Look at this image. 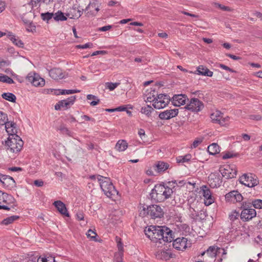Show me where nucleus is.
<instances>
[{"instance_id":"obj_58","label":"nucleus","mask_w":262,"mask_h":262,"mask_svg":"<svg viewBox=\"0 0 262 262\" xmlns=\"http://www.w3.org/2000/svg\"><path fill=\"white\" fill-rule=\"evenodd\" d=\"M112 28V26L107 25V26H103L102 27L98 28V31L104 32V31H106L110 30Z\"/></svg>"},{"instance_id":"obj_27","label":"nucleus","mask_w":262,"mask_h":262,"mask_svg":"<svg viewBox=\"0 0 262 262\" xmlns=\"http://www.w3.org/2000/svg\"><path fill=\"white\" fill-rule=\"evenodd\" d=\"M76 99L75 96H71L67 99L62 100L59 101V104L61 105L62 107L68 108L70 105L73 104Z\"/></svg>"},{"instance_id":"obj_59","label":"nucleus","mask_w":262,"mask_h":262,"mask_svg":"<svg viewBox=\"0 0 262 262\" xmlns=\"http://www.w3.org/2000/svg\"><path fill=\"white\" fill-rule=\"evenodd\" d=\"M249 118L251 120H260L261 119V116L259 115H252L249 116Z\"/></svg>"},{"instance_id":"obj_1","label":"nucleus","mask_w":262,"mask_h":262,"mask_svg":"<svg viewBox=\"0 0 262 262\" xmlns=\"http://www.w3.org/2000/svg\"><path fill=\"white\" fill-rule=\"evenodd\" d=\"M97 177L98 181L99 182L100 186L104 194L108 198H111L113 195H115L118 192L115 189L110 179L103 177L100 175L90 176L91 179H95Z\"/></svg>"},{"instance_id":"obj_37","label":"nucleus","mask_w":262,"mask_h":262,"mask_svg":"<svg viewBox=\"0 0 262 262\" xmlns=\"http://www.w3.org/2000/svg\"><path fill=\"white\" fill-rule=\"evenodd\" d=\"M37 262H55V258L52 256H45L43 257H39Z\"/></svg>"},{"instance_id":"obj_57","label":"nucleus","mask_w":262,"mask_h":262,"mask_svg":"<svg viewBox=\"0 0 262 262\" xmlns=\"http://www.w3.org/2000/svg\"><path fill=\"white\" fill-rule=\"evenodd\" d=\"M220 67L222 69H224V70L228 71H229L230 72H232V73L235 72V71L234 70H233V69L230 68L228 66H225V65H224L223 64H220Z\"/></svg>"},{"instance_id":"obj_60","label":"nucleus","mask_w":262,"mask_h":262,"mask_svg":"<svg viewBox=\"0 0 262 262\" xmlns=\"http://www.w3.org/2000/svg\"><path fill=\"white\" fill-rule=\"evenodd\" d=\"M200 216H202V217L204 218L203 220L206 221L208 220L210 221V219H211V220H213V217L211 216L208 215V214H200Z\"/></svg>"},{"instance_id":"obj_6","label":"nucleus","mask_w":262,"mask_h":262,"mask_svg":"<svg viewBox=\"0 0 262 262\" xmlns=\"http://www.w3.org/2000/svg\"><path fill=\"white\" fill-rule=\"evenodd\" d=\"M239 182L241 184L249 187H253L259 183L258 180L254 178L251 174L250 175L243 174L240 177Z\"/></svg>"},{"instance_id":"obj_45","label":"nucleus","mask_w":262,"mask_h":262,"mask_svg":"<svg viewBox=\"0 0 262 262\" xmlns=\"http://www.w3.org/2000/svg\"><path fill=\"white\" fill-rule=\"evenodd\" d=\"M252 206L255 209H262V200L256 199L252 201Z\"/></svg>"},{"instance_id":"obj_44","label":"nucleus","mask_w":262,"mask_h":262,"mask_svg":"<svg viewBox=\"0 0 262 262\" xmlns=\"http://www.w3.org/2000/svg\"><path fill=\"white\" fill-rule=\"evenodd\" d=\"M179 227L180 230L183 231V234H187L190 232V228L189 226L186 224H181L180 225H178Z\"/></svg>"},{"instance_id":"obj_54","label":"nucleus","mask_w":262,"mask_h":262,"mask_svg":"<svg viewBox=\"0 0 262 262\" xmlns=\"http://www.w3.org/2000/svg\"><path fill=\"white\" fill-rule=\"evenodd\" d=\"M86 235L88 237L92 239L95 240V238H96V236L97 234L94 231H93L91 229H89Z\"/></svg>"},{"instance_id":"obj_53","label":"nucleus","mask_w":262,"mask_h":262,"mask_svg":"<svg viewBox=\"0 0 262 262\" xmlns=\"http://www.w3.org/2000/svg\"><path fill=\"white\" fill-rule=\"evenodd\" d=\"M237 156V154H233L232 152H227L225 153L223 156L222 158H223V159L225 160V159H227L229 158H231L236 157Z\"/></svg>"},{"instance_id":"obj_34","label":"nucleus","mask_w":262,"mask_h":262,"mask_svg":"<svg viewBox=\"0 0 262 262\" xmlns=\"http://www.w3.org/2000/svg\"><path fill=\"white\" fill-rule=\"evenodd\" d=\"M53 18L56 21H64L67 19V17H66L63 13L60 11H58L55 14L53 13Z\"/></svg>"},{"instance_id":"obj_55","label":"nucleus","mask_w":262,"mask_h":262,"mask_svg":"<svg viewBox=\"0 0 262 262\" xmlns=\"http://www.w3.org/2000/svg\"><path fill=\"white\" fill-rule=\"evenodd\" d=\"M214 5L216 7H219L220 9H221L224 11H230L231 10L229 7L225 6L224 5H222L219 4V3H214Z\"/></svg>"},{"instance_id":"obj_46","label":"nucleus","mask_w":262,"mask_h":262,"mask_svg":"<svg viewBox=\"0 0 262 262\" xmlns=\"http://www.w3.org/2000/svg\"><path fill=\"white\" fill-rule=\"evenodd\" d=\"M120 83L119 82H106L105 83V86L110 91L115 90Z\"/></svg>"},{"instance_id":"obj_32","label":"nucleus","mask_w":262,"mask_h":262,"mask_svg":"<svg viewBox=\"0 0 262 262\" xmlns=\"http://www.w3.org/2000/svg\"><path fill=\"white\" fill-rule=\"evenodd\" d=\"M19 218V216L18 215H12L4 219L2 221L1 224L5 225H8L12 224L14 221L17 220Z\"/></svg>"},{"instance_id":"obj_30","label":"nucleus","mask_w":262,"mask_h":262,"mask_svg":"<svg viewBox=\"0 0 262 262\" xmlns=\"http://www.w3.org/2000/svg\"><path fill=\"white\" fill-rule=\"evenodd\" d=\"M155 227L156 226H150L148 228L146 227L144 231L147 237L151 240H153L154 235L152 234H154Z\"/></svg>"},{"instance_id":"obj_63","label":"nucleus","mask_w":262,"mask_h":262,"mask_svg":"<svg viewBox=\"0 0 262 262\" xmlns=\"http://www.w3.org/2000/svg\"><path fill=\"white\" fill-rule=\"evenodd\" d=\"M155 100H156V97L154 95H153L152 96V97H151L150 96L147 97L145 101L146 102H153V103H154V102L155 101Z\"/></svg>"},{"instance_id":"obj_39","label":"nucleus","mask_w":262,"mask_h":262,"mask_svg":"<svg viewBox=\"0 0 262 262\" xmlns=\"http://www.w3.org/2000/svg\"><path fill=\"white\" fill-rule=\"evenodd\" d=\"M86 98L88 100H94V101L90 103V104L92 106L96 105L99 103L100 101V100L97 97L91 94L88 95Z\"/></svg>"},{"instance_id":"obj_52","label":"nucleus","mask_w":262,"mask_h":262,"mask_svg":"<svg viewBox=\"0 0 262 262\" xmlns=\"http://www.w3.org/2000/svg\"><path fill=\"white\" fill-rule=\"evenodd\" d=\"M203 141V139L202 138H196L192 143L191 148H196L200 144H201Z\"/></svg>"},{"instance_id":"obj_24","label":"nucleus","mask_w":262,"mask_h":262,"mask_svg":"<svg viewBox=\"0 0 262 262\" xmlns=\"http://www.w3.org/2000/svg\"><path fill=\"white\" fill-rule=\"evenodd\" d=\"M53 205L59 213H68V210L66 208V205L61 201H55Z\"/></svg>"},{"instance_id":"obj_16","label":"nucleus","mask_w":262,"mask_h":262,"mask_svg":"<svg viewBox=\"0 0 262 262\" xmlns=\"http://www.w3.org/2000/svg\"><path fill=\"white\" fill-rule=\"evenodd\" d=\"M0 182L4 186L8 188H12L15 185V182L12 177L2 174H0Z\"/></svg>"},{"instance_id":"obj_10","label":"nucleus","mask_w":262,"mask_h":262,"mask_svg":"<svg viewBox=\"0 0 262 262\" xmlns=\"http://www.w3.org/2000/svg\"><path fill=\"white\" fill-rule=\"evenodd\" d=\"M243 197L237 191L233 190L225 195V199L227 202L236 203L243 200Z\"/></svg>"},{"instance_id":"obj_33","label":"nucleus","mask_w":262,"mask_h":262,"mask_svg":"<svg viewBox=\"0 0 262 262\" xmlns=\"http://www.w3.org/2000/svg\"><path fill=\"white\" fill-rule=\"evenodd\" d=\"M156 167L159 172L164 171L168 169L169 165L167 163L159 161L156 164Z\"/></svg>"},{"instance_id":"obj_20","label":"nucleus","mask_w":262,"mask_h":262,"mask_svg":"<svg viewBox=\"0 0 262 262\" xmlns=\"http://www.w3.org/2000/svg\"><path fill=\"white\" fill-rule=\"evenodd\" d=\"M85 11H88L87 14L89 16L95 15L99 11V8L96 3H91L86 7Z\"/></svg>"},{"instance_id":"obj_50","label":"nucleus","mask_w":262,"mask_h":262,"mask_svg":"<svg viewBox=\"0 0 262 262\" xmlns=\"http://www.w3.org/2000/svg\"><path fill=\"white\" fill-rule=\"evenodd\" d=\"M200 214H191L190 217L195 222L203 221L204 218L202 216H200Z\"/></svg>"},{"instance_id":"obj_19","label":"nucleus","mask_w":262,"mask_h":262,"mask_svg":"<svg viewBox=\"0 0 262 262\" xmlns=\"http://www.w3.org/2000/svg\"><path fill=\"white\" fill-rule=\"evenodd\" d=\"M5 128L6 132L9 134V136H12V135H16L17 128L15 123L8 121L5 124Z\"/></svg>"},{"instance_id":"obj_14","label":"nucleus","mask_w":262,"mask_h":262,"mask_svg":"<svg viewBox=\"0 0 262 262\" xmlns=\"http://www.w3.org/2000/svg\"><path fill=\"white\" fill-rule=\"evenodd\" d=\"M187 239L185 237L177 238L173 242V247L178 250H183L187 247Z\"/></svg>"},{"instance_id":"obj_5","label":"nucleus","mask_w":262,"mask_h":262,"mask_svg":"<svg viewBox=\"0 0 262 262\" xmlns=\"http://www.w3.org/2000/svg\"><path fill=\"white\" fill-rule=\"evenodd\" d=\"M170 98L165 94H161L156 97V100L153 103V106L156 109L165 107L169 102Z\"/></svg>"},{"instance_id":"obj_56","label":"nucleus","mask_w":262,"mask_h":262,"mask_svg":"<svg viewBox=\"0 0 262 262\" xmlns=\"http://www.w3.org/2000/svg\"><path fill=\"white\" fill-rule=\"evenodd\" d=\"M11 64V62L9 60H1L0 63V69L9 66Z\"/></svg>"},{"instance_id":"obj_26","label":"nucleus","mask_w":262,"mask_h":262,"mask_svg":"<svg viewBox=\"0 0 262 262\" xmlns=\"http://www.w3.org/2000/svg\"><path fill=\"white\" fill-rule=\"evenodd\" d=\"M128 144L126 141L124 140H119L115 146V149L118 151H123L127 147Z\"/></svg>"},{"instance_id":"obj_29","label":"nucleus","mask_w":262,"mask_h":262,"mask_svg":"<svg viewBox=\"0 0 262 262\" xmlns=\"http://www.w3.org/2000/svg\"><path fill=\"white\" fill-rule=\"evenodd\" d=\"M173 193L172 189L168 186H164L162 201L169 198Z\"/></svg>"},{"instance_id":"obj_23","label":"nucleus","mask_w":262,"mask_h":262,"mask_svg":"<svg viewBox=\"0 0 262 262\" xmlns=\"http://www.w3.org/2000/svg\"><path fill=\"white\" fill-rule=\"evenodd\" d=\"M252 207V202L251 203L245 202L241 207V208L243 210L241 213H243L244 211H248V213H256L255 210Z\"/></svg>"},{"instance_id":"obj_61","label":"nucleus","mask_w":262,"mask_h":262,"mask_svg":"<svg viewBox=\"0 0 262 262\" xmlns=\"http://www.w3.org/2000/svg\"><path fill=\"white\" fill-rule=\"evenodd\" d=\"M239 215L240 214H235V215H234V214H231L229 215V218L231 221H234L235 220L238 219Z\"/></svg>"},{"instance_id":"obj_25","label":"nucleus","mask_w":262,"mask_h":262,"mask_svg":"<svg viewBox=\"0 0 262 262\" xmlns=\"http://www.w3.org/2000/svg\"><path fill=\"white\" fill-rule=\"evenodd\" d=\"M197 72L200 75L212 77L213 72L203 66H200L197 69Z\"/></svg>"},{"instance_id":"obj_51","label":"nucleus","mask_w":262,"mask_h":262,"mask_svg":"<svg viewBox=\"0 0 262 262\" xmlns=\"http://www.w3.org/2000/svg\"><path fill=\"white\" fill-rule=\"evenodd\" d=\"M93 47V45L91 42H88L84 45H79L76 46L78 49H86V48H92Z\"/></svg>"},{"instance_id":"obj_36","label":"nucleus","mask_w":262,"mask_h":262,"mask_svg":"<svg viewBox=\"0 0 262 262\" xmlns=\"http://www.w3.org/2000/svg\"><path fill=\"white\" fill-rule=\"evenodd\" d=\"M153 111L154 109L150 105H147L146 106L141 108V113L149 117Z\"/></svg>"},{"instance_id":"obj_28","label":"nucleus","mask_w":262,"mask_h":262,"mask_svg":"<svg viewBox=\"0 0 262 262\" xmlns=\"http://www.w3.org/2000/svg\"><path fill=\"white\" fill-rule=\"evenodd\" d=\"M209 154L215 155L220 151V147L217 144L213 143L208 146L207 148Z\"/></svg>"},{"instance_id":"obj_8","label":"nucleus","mask_w":262,"mask_h":262,"mask_svg":"<svg viewBox=\"0 0 262 262\" xmlns=\"http://www.w3.org/2000/svg\"><path fill=\"white\" fill-rule=\"evenodd\" d=\"M27 80L35 86H42L45 84V80L36 73H29L27 77Z\"/></svg>"},{"instance_id":"obj_38","label":"nucleus","mask_w":262,"mask_h":262,"mask_svg":"<svg viewBox=\"0 0 262 262\" xmlns=\"http://www.w3.org/2000/svg\"><path fill=\"white\" fill-rule=\"evenodd\" d=\"M0 81L9 84H12L14 82L12 78L3 74H0Z\"/></svg>"},{"instance_id":"obj_4","label":"nucleus","mask_w":262,"mask_h":262,"mask_svg":"<svg viewBox=\"0 0 262 262\" xmlns=\"http://www.w3.org/2000/svg\"><path fill=\"white\" fill-rule=\"evenodd\" d=\"M223 174L219 172L211 173L208 176V184L212 188L219 187L222 183Z\"/></svg>"},{"instance_id":"obj_9","label":"nucleus","mask_w":262,"mask_h":262,"mask_svg":"<svg viewBox=\"0 0 262 262\" xmlns=\"http://www.w3.org/2000/svg\"><path fill=\"white\" fill-rule=\"evenodd\" d=\"M139 208L140 211H146V213H164V210L161 207L157 205L148 206L140 204Z\"/></svg>"},{"instance_id":"obj_41","label":"nucleus","mask_w":262,"mask_h":262,"mask_svg":"<svg viewBox=\"0 0 262 262\" xmlns=\"http://www.w3.org/2000/svg\"><path fill=\"white\" fill-rule=\"evenodd\" d=\"M257 214H240L241 220L244 222L248 221L254 217H255Z\"/></svg>"},{"instance_id":"obj_48","label":"nucleus","mask_w":262,"mask_h":262,"mask_svg":"<svg viewBox=\"0 0 262 262\" xmlns=\"http://www.w3.org/2000/svg\"><path fill=\"white\" fill-rule=\"evenodd\" d=\"M41 18L43 20H47L48 21L53 18V13H49L47 12L46 13H42L41 14Z\"/></svg>"},{"instance_id":"obj_40","label":"nucleus","mask_w":262,"mask_h":262,"mask_svg":"<svg viewBox=\"0 0 262 262\" xmlns=\"http://www.w3.org/2000/svg\"><path fill=\"white\" fill-rule=\"evenodd\" d=\"M191 158L190 154H187L184 156H179L177 158L178 163H184L189 161Z\"/></svg>"},{"instance_id":"obj_13","label":"nucleus","mask_w":262,"mask_h":262,"mask_svg":"<svg viewBox=\"0 0 262 262\" xmlns=\"http://www.w3.org/2000/svg\"><path fill=\"white\" fill-rule=\"evenodd\" d=\"M201 189L203 191V195L205 198V204L207 206L210 205L214 201L210 189L206 185H203L201 187Z\"/></svg>"},{"instance_id":"obj_35","label":"nucleus","mask_w":262,"mask_h":262,"mask_svg":"<svg viewBox=\"0 0 262 262\" xmlns=\"http://www.w3.org/2000/svg\"><path fill=\"white\" fill-rule=\"evenodd\" d=\"M2 96L3 98L10 102H14L16 100L15 96L11 93H5Z\"/></svg>"},{"instance_id":"obj_3","label":"nucleus","mask_w":262,"mask_h":262,"mask_svg":"<svg viewBox=\"0 0 262 262\" xmlns=\"http://www.w3.org/2000/svg\"><path fill=\"white\" fill-rule=\"evenodd\" d=\"M210 118L213 123H218L222 126H225L228 124L229 117L224 116L223 113L219 111H216L210 115Z\"/></svg>"},{"instance_id":"obj_47","label":"nucleus","mask_w":262,"mask_h":262,"mask_svg":"<svg viewBox=\"0 0 262 262\" xmlns=\"http://www.w3.org/2000/svg\"><path fill=\"white\" fill-rule=\"evenodd\" d=\"M60 93L61 95H64V94H72L77 93H79L80 92V90H59Z\"/></svg>"},{"instance_id":"obj_21","label":"nucleus","mask_w":262,"mask_h":262,"mask_svg":"<svg viewBox=\"0 0 262 262\" xmlns=\"http://www.w3.org/2000/svg\"><path fill=\"white\" fill-rule=\"evenodd\" d=\"M9 39L16 46L19 48L23 47L24 43L23 41L18 37L9 32L8 34Z\"/></svg>"},{"instance_id":"obj_49","label":"nucleus","mask_w":262,"mask_h":262,"mask_svg":"<svg viewBox=\"0 0 262 262\" xmlns=\"http://www.w3.org/2000/svg\"><path fill=\"white\" fill-rule=\"evenodd\" d=\"M123 253L118 252L115 255V262H123L122 261Z\"/></svg>"},{"instance_id":"obj_43","label":"nucleus","mask_w":262,"mask_h":262,"mask_svg":"<svg viewBox=\"0 0 262 262\" xmlns=\"http://www.w3.org/2000/svg\"><path fill=\"white\" fill-rule=\"evenodd\" d=\"M58 129L62 134H66L71 137L72 136V133L64 125H61Z\"/></svg>"},{"instance_id":"obj_2","label":"nucleus","mask_w":262,"mask_h":262,"mask_svg":"<svg viewBox=\"0 0 262 262\" xmlns=\"http://www.w3.org/2000/svg\"><path fill=\"white\" fill-rule=\"evenodd\" d=\"M24 145V142L17 135H12L9 136L6 141V145L8 146L7 150L12 152H19Z\"/></svg>"},{"instance_id":"obj_12","label":"nucleus","mask_w":262,"mask_h":262,"mask_svg":"<svg viewBox=\"0 0 262 262\" xmlns=\"http://www.w3.org/2000/svg\"><path fill=\"white\" fill-rule=\"evenodd\" d=\"M179 112L177 108L167 110L160 113L159 117L162 120H168L176 117Z\"/></svg>"},{"instance_id":"obj_15","label":"nucleus","mask_w":262,"mask_h":262,"mask_svg":"<svg viewBox=\"0 0 262 262\" xmlns=\"http://www.w3.org/2000/svg\"><path fill=\"white\" fill-rule=\"evenodd\" d=\"M187 100H188V98L186 95L179 94L174 95L171 101L174 106H180L185 104Z\"/></svg>"},{"instance_id":"obj_11","label":"nucleus","mask_w":262,"mask_h":262,"mask_svg":"<svg viewBox=\"0 0 262 262\" xmlns=\"http://www.w3.org/2000/svg\"><path fill=\"white\" fill-rule=\"evenodd\" d=\"M164 185L158 184L155 185L151 192V197L154 198L158 201H162Z\"/></svg>"},{"instance_id":"obj_22","label":"nucleus","mask_w":262,"mask_h":262,"mask_svg":"<svg viewBox=\"0 0 262 262\" xmlns=\"http://www.w3.org/2000/svg\"><path fill=\"white\" fill-rule=\"evenodd\" d=\"M162 233H163V231L162 230V226H157L155 227L154 234H152L154 235L153 240L155 239L158 240L160 241V243H161V240H162Z\"/></svg>"},{"instance_id":"obj_18","label":"nucleus","mask_w":262,"mask_h":262,"mask_svg":"<svg viewBox=\"0 0 262 262\" xmlns=\"http://www.w3.org/2000/svg\"><path fill=\"white\" fill-rule=\"evenodd\" d=\"M162 230L163 231L162 240L166 242H172L174 238L172 231L165 226H162Z\"/></svg>"},{"instance_id":"obj_31","label":"nucleus","mask_w":262,"mask_h":262,"mask_svg":"<svg viewBox=\"0 0 262 262\" xmlns=\"http://www.w3.org/2000/svg\"><path fill=\"white\" fill-rule=\"evenodd\" d=\"M53 0H31V3L34 7H40L41 5H49Z\"/></svg>"},{"instance_id":"obj_62","label":"nucleus","mask_w":262,"mask_h":262,"mask_svg":"<svg viewBox=\"0 0 262 262\" xmlns=\"http://www.w3.org/2000/svg\"><path fill=\"white\" fill-rule=\"evenodd\" d=\"M34 184L37 187H41L43 185V182L42 180H36L34 181Z\"/></svg>"},{"instance_id":"obj_17","label":"nucleus","mask_w":262,"mask_h":262,"mask_svg":"<svg viewBox=\"0 0 262 262\" xmlns=\"http://www.w3.org/2000/svg\"><path fill=\"white\" fill-rule=\"evenodd\" d=\"M50 76L54 80L61 79L64 78L66 74L60 68H53L49 71Z\"/></svg>"},{"instance_id":"obj_42","label":"nucleus","mask_w":262,"mask_h":262,"mask_svg":"<svg viewBox=\"0 0 262 262\" xmlns=\"http://www.w3.org/2000/svg\"><path fill=\"white\" fill-rule=\"evenodd\" d=\"M8 121L7 115L0 111V125H5Z\"/></svg>"},{"instance_id":"obj_7","label":"nucleus","mask_w":262,"mask_h":262,"mask_svg":"<svg viewBox=\"0 0 262 262\" xmlns=\"http://www.w3.org/2000/svg\"><path fill=\"white\" fill-rule=\"evenodd\" d=\"M203 107V103L197 98H192L189 103L185 106L186 109L196 112L201 111Z\"/></svg>"},{"instance_id":"obj_64","label":"nucleus","mask_w":262,"mask_h":262,"mask_svg":"<svg viewBox=\"0 0 262 262\" xmlns=\"http://www.w3.org/2000/svg\"><path fill=\"white\" fill-rule=\"evenodd\" d=\"M117 247L119 250V252L123 253V244L121 243V241H119L117 244Z\"/></svg>"}]
</instances>
